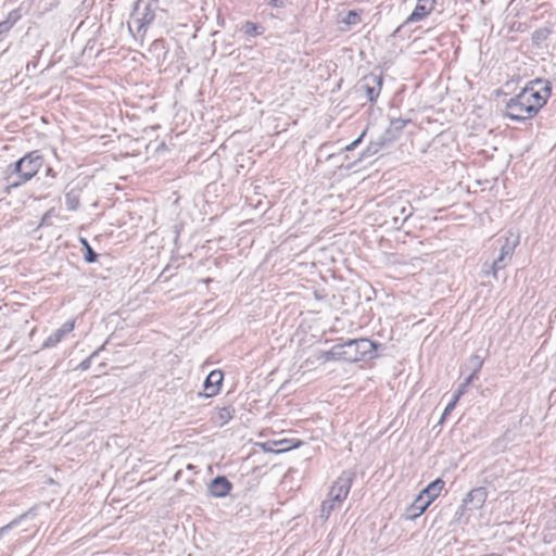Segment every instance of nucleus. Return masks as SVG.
<instances>
[{"instance_id": "obj_1", "label": "nucleus", "mask_w": 556, "mask_h": 556, "mask_svg": "<svg viewBox=\"0 0 556 556\" xmlns=\"http://www.w3.org/2000/svg\"><path fill=\"white\" fill-rule=\"evenodd\" d=\"M551 92L548 81L541 79L530 81L517 96L507 101L505 115L513 121L533 118L546 104Z\"/></svg>"}, {"instance_id": "obj_2", "label": "nucleus", "mask_w": 556, "mask_h": 556, "mask_svg": "<svg viewBox=\"0 0 556 556\" xmlns=\"http://www.w3.org/2000/svg\"><path fill=\"white\" fill-rule=\"evenodd\" d=\"M375 344L368 339L351 340L344 344L333 346L328 352V358L342 359L350 363L371 358L375 354Z\"/></svg>"}, {"instance_id": "obj_3", "label": "nucleus", "mask_w": 556, "mask_h": 556, "mask_svg": "<svg viewBox=\"0 0 556 556\" xmlns=\"http://www.w3.org/2000/svg\"><path fill=\"white\" fill-rule=\"evenodd\" d=\"M445 482L440 478L429 483L407 508V518L415 519L419 517L441 494Z\"/></svg>"}, {"instance_id": "obj_4", "label": "nucleus", "mask_w": 556, "mask_h": 556, "mask_svg": "<svg viewBox=\"0 0 556 556\" xmlns=\"http://www.w3.org/2000/svg\"><path fill=\"white\" fill-rule=\"evenodd\" d=\"M41 166L42 159L36 151L26 154L15 164V173L18 179L13 182V186H18L30 180Z\"/></svg>"}, {"instance_id": "obj_5", "label": "nucleus", "mask_w": 556, "mask_h": 556, "mask_svg": "<svg viewBox=\"0 0 556 556\" xmlns=\"http://www.w3.org/2000/svg\"><path fill=\"white\" fill-rule=\"evenodd\" d=\"M154 20V13L148 4L142 5L138 1L128 21V28L131 33L141 34Z\"/></svg>"}, {"instance_id": "obj_6", "label": "nucleus", "mask_w": 556, "mask_h": 556, "mask_svg": "<svg viewBox=\"0 0 556 556\" xmlns=\"http://www.w3.org/2000/svg\"><path fill=\"white\" fill-rule=\"evenodd\" d=\"M488 492L484 488H476L470 490L459 507V518L471 510H479L486 501Z\"/></svg>"}, {"instance_id": "obj_7", "label": "nucleus", "mask_w": 556, "mask_h": 556, "mask_svg": "<svg viewBox=\"0 0 556 556\" xmlns=\"http://www.w3.org/2000/svg\"><path fill=\"white\" fill-rule=\"evenodd\" d=\"M352 485V476L351 473L341 475L330 488L328 497L332 500V502H338L342 504V502L346 498L350 489Z\"/></svg>"}, {"instance_id": "obj_8", "label": "nucleus", "mask_w": 556, "mask_h": 556, "mask_svg": "<svg viewBox=\"0 0 556 556\" xmlns=\"http://www.w3.org/2000/svg\"><path fill=\"white\" fill-rule=\"evenodd\" d=\"M382 78L379 75H368L363 78L359 84V89L365 92L369 101H375L381 90Z\"/></svg>"}, {"instance_id": "obj_9", "label": "nucleus", "mask_w": 556, "mask_h": 556, "mask_svg": "<svg viewBox=\"0 0 556 556\" xmlns=\"http://www.w3.org/2000/svg\"><path fill=\"white\" fill-rule=\"evenodd\" d=\"M435 7V0H417L416 7L404 22V25L425 20Z\"/></svg>"}, {"instance_id": "obj_10", "label": "nucleus", "mask_w": 556, "mask_h": 556, "mask_svg": "<svg viewBox=\"0 0 556 556\" xmlns=\"http://www.w3.org/2000/svg\"><path fill=\"white\" fill-rule=\"evenodd\" d=\"M223 378L224 376L220 370H213L208 374L204 382V389L206 391L205 396L210 397L218 393Z\"/></svg>"}, {"instance_id": "obj_11", "label": "nucleus", "mask_w": 556, "mask_h": 556, "mask_svg": "<svg viewBox=\"0 0 556 556\" xmlns=\"http://www.w3.org/2000/svg\"><path fill=\"white\" fill-rule=\"evenodd\" d=\"M74 321H66L61 328H59L45 340L42 348L48 349L55 346L59 342H61L65 334L70 333L74 329Z\"/></svg>"}, {"instance_id": "obj_12", "label": "nucleus", "mask_w": 556, "mask_h": 556, "mask_svg": "<svg viewBox=\"0 0 556 556\" xmlns=\"http://www.w3.org/2000/svg\"><path fill=\"white\" fill-rule=\"evenodd\" d=\"M208 489L212 495L224 497L229 493L231 484L226 478L217 477L211 482Z\"/></svg>"}, {"instance_id": "obj_13", "label": "nucleus", "mask_w": 556, "mask_h": 556, "mask_svg": "<svg viewBox=\"0 0 556 556\" xmlns=\"http://www.w3.org/2000/svg\"><path fill=\"white\" fill-rule=\"evenodd\" d=\"M235 408L231 406L218 407L212 415V422L218 427L225 426L229 420L232 419Z\"/></svg>"}, {"instance_id": "obj_14", "label": "nucleus", "mask_w": 556, "mask_h": 556, "mask_svg": "<svg viewBox=\"0 0 556 556\" xmlns=\"http://www.w3.org/2000/svg\"><path fill=\"white\" fill-rule=\"evenodd\" d=\"M519 243V236L517 233H514L509 231L507 236L505 237V242L502 245L501 249L504 250V254H511L514 253V250Z\"/></svg>"}, {"instance_id": "obj_15", "label": "nucleus", "mask_w": 556, "mask_h": 556, "mask_svg": "<svg viewBox=\"0 0 556 556\" xmlns=\"http://www.w3.org/2000/svg\"><path fill=\"white\" fill-rule=\"evenodd\" d=\"M341 506L340 503L338 502H332V500L330 497H328L327 500H325L321 504V509H320V517L325 520H327L330 516V514L338 509L339 507Z\"/></svg>"}, {"instance_id": "obj_16", "label": "nucleus", "mask_w": 556, "mask_h": 556, "mask_svg": "<svg viewBox=\"0 0 556 556\" xmlns=\"http://www.w3.org/2000/svg\"><path fill=\"white\" fill-rule=\"evenodd\" d=\"M241 30L247 36L256 37V36L263 34L264 28L261 25H258V24H255L253 22L247 21V22L243 23V25L241 27Z\"/></svg>"}, {"instance_id": "obj_17", "label": "nucleus", "mask_w": 556, "mask_h": 556, "mask_svg": "<svg viewBox=\"0 0 556 556\" xmlns=\"http://www.w3.org/2000/svg\"><path fill=\"white\" fill-rule=\"evenodd\" d=\"M361 22L359 14L356 11H349L344 16L339 20V23L346 26L356 25Z\"/></svg>"}, {"instance_id": "obj_18", "label": "nucleus", "mask_w": 556, "mask_h": 556, "mask_svg": "<svg viewBox=\"0 0 556 556\" xmlns=\"http://www.w3.org/2000/svg\"><path fill=\"white\" fill-rule=\"evenodd\" d=\"M511 254H504V250L501 249L500 256L493 262L492 275L497 279V271L502 268L501 264L506 260L510 258Z\"/></svg>"}, {"instance_id": "obj_19", "label": "nucleus", "mask_w": 556, "mask_h": 556, "mask_svg": "<svg viewBox=\"0 0 556 556\" xmlns=\"http://www.w3.org/2000/svg\"><path fill=\"white\" fill-rule=\"evenodd\" d=\"M103 349H104V344H103L100 349H98L97 351H94V352H93V353H92L88 358H86L85 361H83V362L79 364V368H80L81 370H87V369L90 367V365H91V359H92L93 357H96V356H97V355H98V354H99Z\"/></svg>"}, {"instance_id": "obj_20", "label": "nucleus", "mask_w": 556, "mask_h": 556, "mask_svg": "<svg viewBox=\"0 0 556 556\" xmlns=\"http://www.w3.org/2000/svg\"><path fill=\"white\" fill-rule=\"evenodd\" d=\"M15 20H11L9 16L8 20L0 22V35L8 33L14 25Z\"/></svg>"}, {"instance_id": "obj_21", "label": "nucleus", "mask_w": 556, "mask_h": 556, "mask_svg": "<svg viewBox=\"0 0 556 556\" xmlns=\"http://www.w3.org/2000/svg\"><path fill=\"white\" fill-rule=\"evenodd\" d=\"M84 245L87 248V255L85 256V260L88 262V263H93L97 258V254L91 250V248L89 247V244L87 243V241L85 239L81 240Z\"/></svg>"}, {"instance_id": "obj_22", "label": "nucleus", "mask_w": 556, "mask_h": 556, "mask_svg": "<svg viewBox=\"0 0 556 556\" xmlns=\"http://www.w3.org/2000/svg\"><path fill=\"white\" fill-rule=\"evenodd\" d=\"M478 369H476L463 384L459 386L458 390H464L466 392L467 387L472 382V380L477 377Z\"/></svg>"}, {"instance_id": "obj_23", "label": "nucleus", "mask_w": 556, "mask_h": 556, "mask_svg": "<svg viewBox=\"0 0 556 556\" xmlns=\"http://www.w3.org/2000/svg\"><path fill=\"white\" fill-rule=\"evenodd\" d=\"M455 408V406L450 402L448 405L445 407L442 418L440 420V424L444 421V419L451 414V412Z\"/></svg>"}, {"instance_id": "obj_24", "label": "nucleus", "mask_w": 556, "mask_h": 556, "mask_svg": "<svg viewBox=\"0 0 556 556\" xmlns=\"http://www.w3.org/2000/svg\"><path fill=\"white\" fill-rule=\"evenodd\" d=\"M275 444L281 446L278 448L279 452L288 451L292 447V445H290L287 441L275 442Z\"/></svg>"}, {"instance_id": "obj_25", "label": "nucleus", "mask_w": 556, "mask_h": 556, "mask_svg": "<svg viewBox=\"0 0 556 556\" xmlns=\"http://www.w3.org/2000/svg\"><path fill=\"white\" fill-rule=\"evenodd\" d=\"M464 394V390H457V392L454 394L451 403L456 406L457 402L459 401L460 396Z\"/></svg>"}, {"instance_id": "obj_26", "label": "nucleus", "mask_w": 556, "mask_h": 556, "mask_svg": "<svg viewBox=\"0 0 556 556\" xmlns=\"http://www.w3.org/2000/svg\"><path fill=\"white\" fill-rule=\"evenodd\" d=\"M464 394V390H457V392L454 394L451 403L456 406L457 402L459 401L460 396Z\"/></svg>"}, {"instance_id": "obj_27", "label": "nucleus", "mask_w": 556, "mask_h": 556, "mask_svg": "<svg viewBox=\"0 0 556 556\" xmlns=\"http://www.w3.org/2000/svg\"><path fill=\"white\" fill-rule=\"evenodd\" d=\"M15 525V521L0 528V539L2 538V535L9 530L11 529L13 526Z\"/></svg>"}, {"instance_id": "obj_28", "label": "nucleus", "mask_w": 556, "mask_h": 556, "mask_svg": "<svg viewBox=\"0 0 556 556\" xmlns=\"http://www.w3.org/2000/svg\"><path fill=\"white\" fill-rule=\"evenodd\" d=\"M363 136H364V132L362 134V136H361L357 140H355V141H354V142H352L350 146H348V147H346V150H352V149H354V147H356V146H357V143L361 141V139H362V137H363Z\"/></svg>"}, {"instance_id": "obj_29", "label": "nucleus", "mask_w": 556, "mask_h": 556, "mask_svg": "<svg viewBox=\"0 0 556 556\" xmlns=\"http://www.w3.org/2000/svg\"><path fill=\"white\" fill-rule=\"evenodd\" d=\"M270 4H273L275 7H279V5L283 4V1L282 0H271Z\"/></svg>"}, {"instance_id": "obj_30", "label": "nucleus", "mask_w": 556, "mask_h": 556, "mask_svg": "<svg viewBox=\"0 0 556 556\" xmlns=\"http://www.w3.org/2000/svg\"><path fill=\"white\" fill-rule=\"evenodd\" d=\"M394 124L396 125L397 128H403L406 124L405 121H396L394 122Z\"/></svg>"}, {"instance_id": "obj_31", "label": "nucleus", "mask_w": 556, "mask_h": 556, "mask_svg": "<svg viewBox=\"0 0 556 556\" xmlns=\"http://www.w3.org/2000/svg\"><path fill=\"white\" fill-rule=\"evenodd\" d=\"M76 205H77L76 201H72V200L68 199V206H70L71 210H75Z\"/></svg>"}]
</instances>
